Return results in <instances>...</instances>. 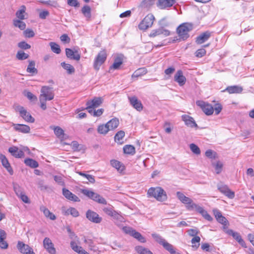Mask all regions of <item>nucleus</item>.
<instances>
[{"mask_svg":"<svg viewBox=\"0 0 254 254\" xmlns=\"http://www.w3.org/2000/svg\"><path fill=\"white\" fill-rule=\"evenodd\" d=\"M147 196L149 197H154L159 201H165L167 198L165 191L160 187L149 189L147 191Z\"/></svg>","mask_w":254,"mask_h":254,"instance_id":"nucleus-1","label":"nucleus"},{"mask_svg":"<svg viewBox=\"0 0 254 254\" xmlns=\"http://www.w3.org/2000/svg\"><path fill=\"white\" fill-rule=\"evenodd\" d=\"M192 29V25L189 23H184L180 25L177 28V32L179 37L183 40L187 39L189 37V32Z\"/></svg>","mask_w":254,"mask_h":254,"instance_id":"nucleus-2","label":"nucleus"},{"mask_svg":"<svg viewBox=\"0 0 254 254\" xmlns=\"http://www.w3.org/2000/svg\"><path fill=\"white\" fill-rule=\"evenodd\" d=\"M81 192L85 195L99 203L106 204V199L97 193L87 189H83Z\"/></svg>","mask_w":254,"mask_h":254,"instance_id":"nucleus-3","label":"nucleus"},{"mask_svg":"<svg viewBox=\"0 0 254 254\" xmlns=\"http://www.w3.org/2000/svg\"><path fill=\"white\" fill-rule=\"evenodd\" d=\"M54 90L53 87L48 86H43L41 87L39 98L51 101L54 98Z\"/></svg>","mask_w":254,"mask_h":254,"instance_id":"nucleus-4","label":"nucleus"},{"mask_svg":"<svg viewBox=\"0 0 254 254\" xmlns=\"http://www.w3.org/2000/svg\"><path fill=\"white\" fill-rule=\"evenodd\" d=\"M107 53L105 51H100L95 58L93 67L96 70L100 69V66L104 63L107 59Z\"/></svg>","mask_w":254,"mask_h":254,"instance_id":"nucleus-5","label":"nucleus"},{"mask_svg":"<svg viewBox=\"0 0 254 254\" xmlns=\"http://www.w3.org/2000/svg\"><path fill=\"white\" fill-rule=\"evenodd\" d=\"M177 197L183 203L186 205V208L189 211H192V209H190V206H192L193 204H196V203L193 202L192 200L187 197L185 194L180 192L177 191L176 193Z\"/></svg>","mask_w":254,"mask_h":254,"instance_id":"nucleus-6","label":"nucleus"},{"mask_svg":"<svg viewBox=\"0 0 254 254\" xmlns=\"http://www.w3.org/2000/svg\"><path fill=\"white\" fill-rule=\"evenodd\" d=\"M16 111L18 112L20 116L27 122L33 123L35 122V119L32 117L23 107L18 106L16 108Z\"/></svg>","mask_w":254,"mask_h":254,"instance_id":"nucleus-7","label":"nucleus"},{"mask_svg":"<svg viewBox=\"0 0 254 254\" xmlns=\"http://www.w3.org/2000/svg\"><path fill=\"white\" fill-rule=\"evenodd\" d=\"M197 106L200 107L203 112L207 115H211L214 112V108L210 104L203 101H197Z\"/></svg>","mask_w":254,"mask_h":254,"instance_id":"nucleus-8","label":"nucleus"},{"mask_svg":"<svg viewBox=\"0 0 254 254\" xmlns=\"http://www.w3.org/2000/svg\"><path fill=\"white\" fill-rule=\"evenodd\" d=\"M17 248L23 254H35L33 249L21 241H18Z\"/></svg>","mask_w":254,"mask_h":254,"instance_id":"nucleus-9","label":"nucleus"},{"mask_svg":"<svg viewBox=\"0 0 254 254\" xmlns=\"http://www.w3.org/2000/svg\"><path fill=\"white\" fill-rule=\"evenodd\" d=\"M86 218L91 222L94 223H100L102 221V218L95 212L88 210L86 213Z\"/></svg>","mask_w":254,"mask_h":254,"instance_id":"nucleus-10","label":"nucleus"},{"mask_svg":"<svg viewBox=\"0 0 254 254\" xmlns=\"http://www.w3.org/2000/svg\"><path fill=\"white\" fill-rule=\"evenodd\" d=\"M190 209L192 210H195L199 213L201 214L202 216L207 220L211 221L212 220L211 216L202 207L200 206L197 204H193L192 206H190Z\"/></svg>","mask_w":254,"mask_h":254,"instance_id":"nucleus-11","label":"nucleus"},{"mask_svg":"<svg viewBox=\"0 0 254 254\" xmlns=\"http://www.w3.org/2000/svg\"><path fill=\"white\" fill-rule=\"evenodd\" d=\"M43 246L50 254H56V250L51 239L46 237L43 240Z\"/></svg>","mask_w":254,"mask_h":254,"instance_id":"nucleus-12","label":"nucleus"},{"mask_svg":"<svg viewBox=\"0 0 254 254\" xmlns=\"http://www.w3.org/2000/svg\"><path fill=\"white\" fill-rule=\"evenodd\" d=\"M154 20V17H144L138 25V27L141 30H145L149 27L151 26Z\"/></svg>","mask_w":254,"mask_h":254,"instance_id":"nucleus-13","label":"nucleus"},{"mask_svg":"<svg viewBox=\"0 0 254 254\" xmlns=\"http://www.w3.org/2000/svg\"><path fill=\"white\" fill-rule=\"evenodd\" d=\"M131 105L138 111H141L143 109V105L136 96L128 97Z\"/></svg>","mask_w":254,"mask_h":254,"instance_id":"nucleus-14","label":"nucleus"},{"mask_svg":"<svg viewBox=\"0 0 254 254\" xmlns=\"http://www.w3.org/2000/svg\"><path fill=\"white\" fill-rule=\"evenodd\" d=\"M175 2V0H158L156 5L160 9H165L171 7Z\"/></svg>","mask_w":254,"mask_h":254,"instance_id":"nucleus-15","label":"nucleus"},{"mask_svg":"<svg viewBox=\"0 0 254 254\" xmlns=\"http://www.w3.org/2000/svg\"><path fill=\"white\" fill-rule=\"evenodd\" d=\"M65 54L66 57L71 60L78 61L80 59V55L77 50L73 51L71 49L66 48L65 49Z\"/></svg>","mask_w":254,"mask_h":254,"instance_id":"nucleus-16","label":"nucleus"},{"mask_svg":"<svg viewBox=\"0 0 254 254\" xmlns=\"http://www.w3.org/2000/svg\"><path fill=\"white\" fill-rule=\"evenodd\" d=\"M63 194L68 200L74 202L80 201V199L74 194L72 193L68 190L64 188L63 189Z\"/></svg>","mask_w":254,"mask_h":254,"instance_id":"nucleus-17","label":"nucleus"},{"mask_svg":"<svg viewBox=\"0 0 254 254\" xmlns=\"http://www.w3.org/2000/svg\"><path fill=\"white\" fill-rule=\"evenodd\" d=\"M227 233L232 236L242 247L246 248V244L239 233L229 229L227 231Z\"/></svg>","mask_w":254,"mask_h":254,"instance_id":"nucleus-18","label":"nucleus"},{"mask_svg":"<svg viewBox=\"0 0 254 254\" xmlns=\"http://www.w3.org/2000/svg\"><path fill=\"white\" fill-rule=\"evenodd\" d=\"M174 80L181 86L185 84L186 78L184 76L183 71L181 70H179L177 71L174 76Z\"/></svg>","mask_w":254,"mask_h":254,"instance_id":"nucleus-19","label":"nucleus"},{"mask_svg":"<svg viewBox=\"0 0 254 254\" xmlns=\"http://www.w3.org/2000/svg\"><path fill=\"white\" fill-rule=\"evenodd\" d=\"M182 119L186 126L190 127H197V125L192 117L187 115H182Z\"/></svg>","mask_w":254,"mask_h":254,"instance_id":"nucleus-20","label":"nucleus"},{"mask_svg":"<svg viewBox=\"0 0 254 254\" xmlns=\"http://www.w3.org/2000/svg\"><path fill=\"white\" fill-rule=\"evenodd\" d=\"M14 129L19 132L23 133H29L30 131L29 126L23 124H13Z\"/></svg>","mask_w":254,"mask_h":254,"instance_id":"nucleus-21","label":"nucleus"},{"mask_svg":"<svg viewBox=\"0 0 254 254\" xmlns=\"http://www.w3.org/2000/svg\"><path fill=\"white\" fill-rule=\"evenodd\" d=\"M0 160L2 166L6 169L10 175H12L13 174V169L6 157L4 155L0 154Z\"/></svg>","mask_w":254,"mask_h":254,"instance_id":"nucleus-22","label":"nucleus"},{"mask_svg":"<svg viewBox=\"0 0 254 254\" xmlns=\"http://www.w3.org/2000/svg\"><path fill=\"white\" fill-rule=\"evenodd\" d=\"M8 151L16 158H22L24 156V152L22 150H19L18 147L16 146L9 147Z\"/></svg>","mask_w":254,"mask_h":254,"instance_id":"nucleus-23","label":"nucleus"},{"mask_svg":"<svg viewBox=\"0 0 254 254\" xmlns=\"http://www.w3.org/2000/svg\"><path fill=\"white\" fill-rule=\"evenodd\" d=\"M211 33L207 31L198 36L196 39V43L198 44H201L206 41L210 37Z\"/></svg>","mask_w":254,"mask_h":254,"instance_id":"nucleus-24","label":"nucleus"},{"mask_svg":"<svg viewBox=\"0 0 254 254\" xmlns=\"http://www.w3.org/2000/svg\"><path fill=\"white\" fill-rule=\"evenodd\" d=\"M102 103V99L100 97H95L91 100L87 102L86 105H89V107L91 106L94 108L99 107Z\"/></svg>","mask_w":254,"mask_h":254,"instance_id":"nucleus-25","label":"nucleus"},{"mask_svg":"<svg viewBox=\"0 0 254 254\" xmlns=\"http://www.w3.org/2000/svg\"><path fill=\"white\" fill-rule=\"evenodd\" d=\"M40 210L43 212L45 216L49 218L52 220H54L56 219V216L44 205H41L40 207Z\"/></svg>","mask_w":254,"mask_h":254,"instance_id":"nucleus-26","label":"nucleus"},{"mask_svg":"<svg viewBox=\"0 0 254 254\" xmlns=\"http://www.w3.org/2000/svg\"><path fill=\"white\" fill-rule=\"evenodd\" d=\"M109 130H113L117 128L119 125V121L117 118H114L109 121L106 124Z\"/></svg>","mask_w":254,"mask_h":254,"instance_id":"nucleus-27","label":"nucleus"},{"mask_svg":"<svg viewBox=\"0 0 254 254\" xmlns=\"http://www.w3.org/2000/svg\"><path fill=\"white\" fill-rule=\"evenodd\" d=\"M123 60L122 56H118L114 60L113 65L110 67L111 69H118L123 64Z\"/></svg>","mask_w":254,"mask_h":254,"instance_id":"nucleus-28","label":"nucleus"},{"mask_svg":"<svg viewBox=\"0 0 254 254\" xmlns=\"http://www.w3.org/2000/svg\"><path fill=\"white\" fill-rule=\"evenodd\" d=\"M225 90L230 94L240 93L242 91L243 88L238 86H231L227 87Z\"/></svg>","mask_w":254,"mask_h":254,"instance_id":"nucleus-29","label":"nucleus"},{"mask_svg":"<svg viewBox=\"0 0 254 254\" xmlns=\"http://www.w3.org/2000/svg\"><path fill=\"white\" fill-rule=\"evenodd\" d=\"M35 62L33 61H29V64L26 69L27 72L32 74L37 73L38 71L37 69L35 68Z\"/></svg>","mask_w":254,"mask_h":254,"instance_id":"nucleus-30","label":"nucleus"},{"mask_svg":"<svg viewBox=\"0 0 254 254\" xmlns=\"http://www.w3.org/2000/svg\"><path fill=\"white\" fill-rule=\"evenodd\" d=\"M124 153L127 154L134 155L135 153V147L131 145H126L123 147Z\"/></svg>","mask_w":254,"mask_h":254,"instance_id":"nucleus-31","label":"nucleus"},{"mask_svg":"<svg viewBox=\"0 0 254 254\" xmlns=\"http://www.w3.org/2000/svg\"><path fill=\"white\" fill-rule=\"evenodd\" d=\"M200 238L197 236L193 237L191 239V243L192 244V248L194 250H197L200 245Z\"/></svg>","mask_w":254,"mask_h":254,"instance_id":"nucleus-32","label":"nucleus"},{"mask_svg":"<svg viewBox=\"0 0 254 254\" xmlns=\"http://www.w3.org/2000/svg\"><path fill=\"white\" fill-rule=\"evenodd\" d=\"M61 64V66L64 69H65L67 71L68 74H72L74 72L75 69H74V67L72 65H71V64H66L64 62L62 63Z\"/></svg>","mask_w":254,"mask_h":254,"instance_id":"nucleus-33","label":"nucleus"},{"mask_svg":"<svg viewBox=\"0 0 254 254\" xmlns=\"http://www.w3.org/2000/svg\"><path fill=\"white\" fill-rule=\"evenodd\" d=\"M24 163L27 166L32 168H36L39 166L38 163L36 161L30 158L25 159Z\"/></svg>","mask_w":254,"mask_h":254,"instance_id":"nucleus-34","label":"nucleus"},{"mask_svg":"<svg viewBox=\"0 0 254 254\" xmlns=\"http://www.w3.org/2000/svg\"><path fill=\"white\" fill-rule=\"evenodd\" d=\"M125 136V132L122 130L118 131L115 135L114 138L115 142L122 144L123 141H122L123 138Z\"/></svg>","mask_w":254,"mask_h":254,"instance_id":"nucleus-35","label":"nucleus"},{"mask_svg":"<svg viewBox=\"0 0 254 254\" xmlns=\"http://www.w3.org/2000/svg\"><path fill=\"white\" fill-rule=\"evenodd\" d=\"M155 0H143L140 3L142 8H149L155 3Z\"/></svg>","mask_w":254,"mask_h":254,"instance_id":"nucleus-36","label":"nucleus"},{"mask_svg":"<svg viewBox=\"0 0 254 254\" xmlns=\"http://www.w3.org/2000/svg\"><path fill=\"white\" fill-rule=\"evenodd\" d=\"M131 236L134 237V238L136 239L141 243L146 242V240L145 238L143 237L140 233L136 231L135 230L132 231V234Z\"/></svg>","mask_w":254,"mask_h":254,"instance_id":"nucleus-37","label":"nucleus"},{"mask_svg":"<svg viewBox=\"0 0 254 254\" xmlns=\"http://www.w3.org/2000/svg\"><path fill=\"white\" fill-rule=\"evenodd\" d=\"M135 250L140 254H153V253L148 249L142 246H137L135 247Z\"/></svg>","mask_w":254,"mask_h":254,"instance_id":"nucleus-38","label":"nucleus"},{"mask_svg":"<svg viewBox=\"0 0 254 254\" xmlns=\"http://www.w3.org/2000/svg\"><path fill=\"white\" fill-rule=\"evenodd\" d=\"M147 73V70L145 68H140L135 70L132 75V77H138L145 74Z\"/></svg>","mask_w":254,"mask_h":254,"instance_id":"nucleus-39","label":"nucleus"},{"mask_svg":"<svg viewBox=\"0 0 254 254\" xmlns=\"http://www.w3.org/2000/svg\"><path fill=\"white\" fill-rule=\"evenodd\" d=\"M97 130L98 133L102 134H106L110 130L107 124L101 125L98 126Z\"/></svg>","mask_w":254,"mask_h":254,"instance_id":"nucleus-40","label":"nucleus"},{"mask_svg":"<svg viewBox=\"0 0 254 254\" xmlns=\"http://www.w3.org/2000/svg\"><path fill=\"white\" fill-rule=\"evenodd\" d=\"M163 247L167 251H168L171 254L175 253V249L172 245L167 242L166 241L163 243L162 245Z\"/></svg>","mask_w":254,"mask_h":254,"instance_id":"nucleus-41","label":"nucleus"},{"mask_svg":"<svg viewBox=\"0 0 254 254\" xmlns=\"http://www.w3.org/2000/svg\"><path fill=\"white\" fill-rule=\"evenodd\" d=\"M151 235L153 239L155 240V241L161 246H162L163 245V243H165L166 241V240H165L159 234L154 233L152 234Z\"/></svg>","mask_w":254,"mask_h":254,"instance_id":"nucleus-42","label":"nucleus"},{"mask_svg":"<svg viewBox=\"0 0 254 254\" xmlns=\"http://www.w3.org/2000/svg\"><path fill=\"white\" fill-rule=\"evenodd\" d=\"M54 130L55 134L58 138H63L64 131L62 128L59 127H54Z\"/></svg>","mask_w":254,"mask_h":254,"instance_id":"nucleus-43","label":"nucleus"},{"mask_svg":"<svg viewBox=\"0 0 254 254\" xmlns=\"http://www.w3.org/2000/svg\"><path fill=\"white\" fill-rule=\"evenodd\" d=\"M13 24L14 26L18 27L20 30H24L26 28L25 23L21 20H14Z\"/></svg>","mask_w":254,"mask_h":254,"instance_id":"nucleus-44","label":"nucleus"},{"mask_svg":"<svg viewBox=\"0 0 254 254\" xmlns=\"http://www.w3.org/2000/svg\"><path fill=\"white\" fill-rule=\"evenodd\" d=\"M50 45L51 46V50L53 52L57 54H59L61 53V50L58 44L55 42H51L50 43Z\"/></svg>","mask_w":254,"mask_h":254,"instance_id":"nucleus-45","label":"nucleus"},{"mask_svg":"<svg viewBox=\"0 0 254 254\" xmlns=\"http://www.w3.org/2000/svg\"><path fill=\"white\" fill-rule=\"evenodd\" d=\"M16 57L19 60H24L27 59L29 57V55L25 53L22 51H19L17 53Z\"/></svg>","mask_w":254,"mask_h":254,"instance_id":"nucleus-46","label":"nucleus"},{"mask_svg":"<svg viewBox=\"0 0 254 254\" xmlns=\"http://www.w3.org/2000/svg\"><path fill=\"white\" fill-rule=\"evenodd\" d=\"M212 165L216 174H219L222 172L223 165L221 162L218 161L216 163H213Z\"/></svg>","mask_w":254,"mask_h":254,"instance_id":"nucleus-47","label":"nucleus"},{"mask_svg":"<svg viewBox=\"0 0 254 254\" xmlns=\"http://www.w3.org/2000/svg\"><path fill=\"white\" fill-rule=\"evenodd\" d=\"M190 148L191 151L196 155H199L200 154V150L199 148L195 144L191 143L190 145Z\"/></svg>","mask_w":254,"mask_h":254,"instance_id":"nucleus-48","label":"nucleus"},{"mask_svg":"<svg viewBox=\"0 0 254 254\" xmlns=\"http://www.w3.org/2000/svg\"><path fill=\"white\" fill-rule=\"evenodd\" d=\"M103 211L110 216H114L116 215V211L111 207H106L103 209Z\"/></svg>","mask_w":254,"mask_h":254,"instance_id":"nucleus-49","label":"nucleus"},{"mask_svg":"<svg viewBox=\"0 0 254 254\" xmlns=\"http://www.w3.org/2000/svg\"><path fill=\"white\" fill-rule=\"evenodd\" d=\"M205 155L207 157L211 159H215L217 157V153L211 149L206 150Z\"/></svg>","mask_w":254,"mask_h":254,"instance_id":"nucleus-50","label":"nucleus"},{"mask_svg":"<svg viewBox=\"0 0 254 254\" xmlns=\"http://www.w3.org/2000/svg\"><path fill=\"white\" fill-rule=\"evenodd\" d=\"M66 213L67 214H71L73 217H77L79 216V212L76 209L73 207H70L67 210Z\"/></svg>","mask_w":254,"mask_h":254,"instance_id":"nucleus-51","label":"nucleus"},{"mask_svg":"<svg viewBox=\"0 0 254 254\" xmlns=\"http://www.w3.org/2000/svg\"><path fill=\"white\" fill-rule=\"evenodd\" d=\"M6 235L4 237H0V248L3 249H6L8 247V244L7 242L4 240V239L6 238Z\"/></svg>","mask_w":254,"mask_h":254,"instance_id":"nucleus-52","label":"nucleus"},{"mask_svg":"<svg viewBox=\"0 0 254 254\" xmlns=\"http://www.w3.org/2000/svg\"><path fill=\"white\" fill-rule=\"evenodd\" d=\"M111 164L113 167L116 168L118 170H122L121 169L122 164L119 161L113 160L111 161Z\"/></svg>","mask_w":254,"mask_h":254,"instance_id":"nucleus-53","label":"nucleus"},{"mask_svg":"<svg viewBox=\"0 0 254 254\" xmlns=\"http://www.w3.org/2000/svg\"><path fill=\"white\" fill-rule=\"evenodd\" d=\"M18 46L21 49L27 50L31 48V46L24 41H22L18 44Z\"/></svg>","mask_w":254,"mask_h":254,"instance_id":"nucleus-54","label":"nucleus"},{"mask_svg":"<svg viewBox=\"0 0 254 254\" xmlns=\"http://www.w3.org/2000/svg\"><path fill=\"white\" fill-rule=\"evenodd\" d=\"M13 189L16 193V195L18 196L21 195L22 193H23L21 188L20 186L17 184H14L13 185Z\"/></svg>","mask_w":254,"mask_h":254,"instance_id":"nucleus-55","label":"nucleus"},{"mask_svg":"<svg viewBox=\"0 0 254 254\" xmlns=\"http://www.w3.org/2000/svg\"><path fill=\"white\" fill-rule=\"evenodd\" d=\"M217 188L218 190L224 194L225 193L227 192V191L229 189L227 186L223 185H218Z\"/></svg>","mask_w":254,"mask_h":254,"instance_id":"nucleus-56","label":"nucleus"},{"mask_svg":"<svg viewBox=\"0 0 254 254\" xmlns=\"http://www.w3.org/2000/svg\"><path fill=\"white\" fill-rule=\"evenodd\" d=\"M25 96L31 101H36L37 100V97L29 91L26 92L25 93Z\"/></svg>","mask_w":254,"mask_h":254,"instance_id":"nucleus-57","label":"nucleus"},{"mask_svg":"<svg viewBox=\"0 0 254 254\" xmlns=\"http://www.w3.org/2000/svg\"><path fill=\"white\" fill-rule=\"evenodd\" d=\"M70 247L72 248V249L75 252L78 253V251L80 250V249L82 248L80 246H78L76 243L74 241H71L70 242Z\"/></svg>","mask_w":254,"mask_h":254,"instance_id":"nucleus-58","label":"nucleus"},{"mask_svg":"<svg viewBox=\"0 0 254 254\" xmlns=\"http://www.w3.org/2000/svg\"><path fill=\"white\" fill-rule=\"evenodd\" d=\"M26 7L22 5L20 6V9H18L15 13V16H24L23 14L25 12Z\"/></svg>","mask_w":254,"mask_h":254,"instance_id":"nucleus-59","label":"nucleus"},{"mask_svg":"<svg viewBox=\"0 0 254 254\" xmlns=\"http://www.w3.org/2000/svg\"><path fill=\"white\" fill-rule=\"evenodd\" d=\"M24 34L25 37L28 38H31L34 36L35 34L34 31L30 29H27L24 31Z\"/></svg>","mask_w":254,"mask_h":254,"instance_id":"nucleus-60","label":"nucleus"},{"mask_svg":"<svg viewBox=\"0 0 254 254\" xmlns=\"http://www.w3.org/2000/svg\"><path fill=\"white\" fill-rule=\"evenodd\" d=\"M54 180L58 183L59 185L61 186H64V183L62 177L60 176H54Z\"/></svg>","mask_w":254,"mask_h":254,"instance_id":"nucleus-61","label":"nucleus"},{"mask_svg":"<svg viewBox=\"0 0 254 254\" xmlns=\"http://www.w3.org/2000/svg\"><path fill=\"white\" fill-rule=\"evenodd\" d=\"M199 233L197 229H190L188 230L189 235L191 237L196 236Z\"/></svg>","mask_w":254,"mask_h":254,"instance_id":"nucleus-62","label":"nucleus"},{"mask_svg":"<svg viewBox=\"0 0 254 254\" xmlns=\"http://www.w3.org/2000/svg\"><path fill=\"white\" fill-rule=\"evenodd\" d=\"M206 54V51L204 49H200L196 51L195 56L197 57L201 58Z\"/></svg>","mask_w":254,"mask_h":254,"instance_id":"nucleus-63","label":"nucleus"},{"mask_svg":"<svg viewBox=\"0 0 254 254\" xmlns=\"http://www.w3.org/2000/svg\"><path fill=\"white\" fill-rule=\"evenodd\" d=\"M82 12L84 15H89L90 14L91 8L88 5H85L82 8Z\"/></svg>","mask_w":254,"mask_h":254,"instance_id":"nucleus-64","label":"nucleus"}]
</instances>
